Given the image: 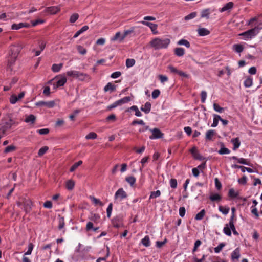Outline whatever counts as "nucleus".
Wrapping results in <instances>:
<instances>
[{
  "label": "nucleus",
  "instance_id": "1",
  "mask_svg": "<svg viewBox=\"0 0 262 262\" xmlns=\"http://www.w3.org/2000/svg\"><path fill=\"white\" fill-rule=\"evenodd\" d=\"M22 47L20 45H12L10 47L9 55L8 57L7 70L12 71V66L15 62L16 58L20 53Z\"/></svg>",
  "mask_w": 262,
  "mask_h": 262
},
{
  "label": "nucleus",
  "instance_id": "2",
  "mask_svg": "<svg viewBox=\"0 0 262 262\" xmlns=\"http://www.w3.org/2000/svg\"><path fill=\"white\" fill-rule=\"evenodd\" d=\"M170 43V39L167 38L156 37L151 39L149 44L155 50L166 49Z\"/></svg>",
  "mask_w": 262,
  "mask_h": 262
},
{
  "label": "nucleus",
  "instance_id": "3",
  "mask_svg": "<svg viewBox=\"0 0 262 262\" xmlns=\"http://www.w3.org/2000/svg\"><path fill=\"white\" fill-rule=\"evenodd\" d=\"M7 118H5L2 120V126L0 128V132L4 134L7 130L11 129L13 125H17L18 122L12 119L10 115H7Z\"/></svg>",
  "mask_w": 262,
  "mask_h": 262
},
{
  "label": "nucleus",
  "instance_id": "4",
  "mask_svg": "<svg viewBox=\"0 0 262 262\" xmlns=\"http://www.w3.org/2000/svg\"><path fill=\"white\" fill-rule=\"evenodd\" d=\"M260 29L258 27H255L254 28L248 30L239 35L243 36L245 39H251L253 37L255 36L259 31Z\"/></svg>",
  "mask_w": 262,
  "mask_h": 262
},
{
  "label": "nucleus",
  "instance_id": "5",
  "mask_svg": "<svg viewBox=\"0 0 262 262\" xmlns=\"http://www.w3.org/2000/svg\"><path fill=\"white\" fill-rule=\"evenodd\" d=\"M235 227L234 224V221H229V224H226L224 228L223 231L224 233L228 235V236H231V231L235 230Z\"/></svg>",
  "mask_w": 262,
  "mask_h": 262
},
{
  "label": "nucleus",
  "instance_id": "6",
  "mask_svg": "<svg viewBox=\"0 0 262 262\" xmlns=\"http://www.w3.org/2000/svg\"><path fill=\"white\" fill-rule=\"evenodd\" d=\"M152 135L149 136L150 139H160L163 137V134L157 128L149 129Z\"/></svg>",
  "mask_w": 262,
  "mask_h": 262
},
{
  "label": "nucleus",
  "instance_id": "7",
  "mask_svg": "<svg viewBox=\"0 0 262 262\" xmlns=\"http://www.w3.org/2000/svg\"><path fill=\"white\" fill-rule=\"evenodd\" d=\"M127 196V193L123 190L122 188H119L115 194V199L122 201L123 199L126 198Z\"/></svg>",
  "mask_w": 262,
  "mask_h": 262
},
{
  "label": "nucleus",
  "instance_id": "8",
  "mask_svg": "<svg viewBox=\"0 0 262 262\" xmlns=\"http://www.w3.org/2000/svg\"><path fill=\"white\" fill-rule=\"evenodd\" d=\"M25 96V92H21L18 95L13 94L10 98V102L12 104H15L18 101L21 99Z\"/></svg>",
  "mask_w": 262,
  "mask_h": 262
},
{
  "label": "nucleus",
  "instance_id": "9",
  "mask_svg": "<svg viewBox=\"0 0 262 262\" xmlns=\"http://www.w3.org/2000/svg\"><path fill=\"white\" fill-rule=\"evenodd\" d=\"M35 105L38 106H45L48 108H52L55 105L54 101H40L36 103Z\"/></svg>",
  "mask_w": 262,
  "mask_h": 262
},
{
  "label": "nucleus",
  "instance_id": "10",
  "mask_svg": "<svg viewBox=\"0 0 262 262\" xmlns=\"http://www.w3.org/2000/svg\"><path fill=\"white\" fill-rule=\"evenodd\" d=\"M141 23L143 25H144L145 26L149 27L154 34H156L158 33V31H157L158 26L157 24H153L152 23L145 21H142L141 22Z\"/></svg>",
  "mask_w": 262,
  "mask_h": 262
},
{
  "label": "nucleus",
  "instance_id": "11",
  "mask_svg": "<svg viewBox=\"0 0 262 262\" xmlns=\"http://www.w3.org/2000/svg\"><path fill=\"white\" fill-rule=\"evenodd\" d=\"M190 152L193 155V157L195 159L202 160L204 159V158L200 155V154L197 151L196 147H193L190 150Z\"/></svg>",
  "mask_w": 262,
  "mask_h": 262
},
{
  "label": "nucleus",
  "instance_id": "12",
  "mask_svg": "<svg viewBox=\"0 0 262 262\" xmlns=\"http://www.w3.org/2000/svg\"><path fill=\"white\" fill-rule=\"evenodd\" d=\"M30 26V25L25 23H20L18 24H14L11 26V29L12 30H18L21 28L25 27L28 28Z\"/></svg>",
  "mask_w": 262,
  "mask_h": 262
},
{
  "label": "nucleus",
  "instance_id": "13",
  "mask_svg": "<svg viewBox=\"0 0 262 262\" xmlns=\"http://www.w3.org/2000/svg\"><path fill=\"white\" fill-rule=\"evenodd\" d=\"M215 131L212 129L208 130L205 135V139L207 141L213 140V137L215 135Z\"/></svg>",
  "mask_w": 262,
  "mask_h": 262
},
{
  "label": "nucleus",
  "instance_id": "14",
  "mask_svg": "<svg viewBox=\"0 0 262 262\" xmlns=\"http://www.w3.org/2000/svg\"><path fill=\"white\" fill-rule=\"evenodd\" d=\"M197 32L200 36H204L210 34V32L209 30L205 28H200L198 29Z\"/></svg>",
  "mask_w": 262,
  "mask_h": 262
},
{
  "label": "nucleus",
  "instance_id": "15",
  "mask_svg": "<svg viewBox=\"0 0 262 262\" xmlns=\"http://www.w3.org/2000/svg\"><path fill=\"white\" fill-rule=\"evenodd\" d=\"M151 105L150 102H147L144 106L141 107V110L144 112L146 114H148L150 112L151 110Z\"/></svg>",
  "mask_w": 262,
  "mask_h": 262
},
{
  "label": "nucleus",
  "instance_id": "16",
  "mask_svg": "<svg viewBox=\"0 0 262 262\" xmlns=\"http://www.w3.org/2000/svg\"><path fill=\"white\" fill-rule=\"evenodd\" d=\"M36 120V117L32 114H30L26 117L24 121L26 123H30L31 124H34Z\"/></svg>",
  "mask_w": 262,
  "mask_h": 262
},
{
  "label": "nucleus",
  "instance_id": "17",
  "mask_svg": "<svg viewBox=\"0 0 262 262\" xmlns=\"http://www.w3.org/2000/svg\"><path fill=\"white\" fill-rule=\"evenodd\" d=\"M77 79L80 81H84L86 80H90L91 78L87 74L79 72Z\"/></svg>",
  "mask_w": 262,
  "mask_h": 262
},
{
  "label": "nucleus",
  "instance_id": "18",
  "mask_svg": "<svg viewBox=\"0 0 262 262\" xmlns=\"http://www.w3.org/2000/svg\"><path fill=\"white\" fill-rule=\"evenodd\" d=\"M234 6V4L233 2H229L227 3L220 10L221 12H223L225 11H227L231 9Z\"/></svg>",
  "mask_w": 262,
  "mask_h": 262
},
{
  "label": "nucleus",
  "instance_id": "19",
  "mask_svg": "<svg viewBox=\"0 0 262 262\" xmlns=\"http://www.w3.org/2000/svg\"><path fill=\"white\" fill-rule=\"evenodd\" d=\"M122 34H121L120 32H118L115 34V36L111 38V41L118 40V41H119V42H121L124 39V38L122 39Z\"/></svg>",
  "mask_w": 262,
  "mask_h": 262
},
{
  "label": "nucleus",
  "instance_id": "20",
  "mask_svg": "<svg viewBox=\"0 0 262 262\" xmlns=\"http://www.w3.org/2000/svg\"><path fill=\"white\" fill-rule=\"evenodd\" d=\"M231 257L233 259H238L240 257V250L238 248L235 249L231 254Z\"/></svg>",
  "mask_w": 262,
  "mask_h": 262
},
{
  "label": "nucleus",
  "instance_id": "21",
  "mask_svg": "<svg viewBox=\"0 0 262 262\" xmlns=\"http://www.w3.org/2000/svg\"><path fill=\"white\" fill-rule=\"evenodd\" d=\"M231 142L234 145V146H233V149L234 150H236V149H237L239 147L240 144H241V142H240V141H239L238 138H234V139H232L231 140Z\"/></svg>",
  "mask_w": 262,
  "mask_h": 262
},
{
  "label": "nucleus",
  "instance_id": "22",
  "mask_svg": "<svg viewBox=\"0 0 262 262\" xmlns=\"http://www.w3.org/2000/svg\"><path fill=\"white\" fill-rule=\"evenodd\" d=\"M174 54L179 57L182 56L185 54V50L182 48H177L174 49Z\"/></svg>",
  "mask_w": 262,
  "mask_h": 262
},
{
  "label": "nucleus",
  "instance_id": "23",
  "mask_svg": "<svg viewBox=\"0 0 262 262\" xmlns=\"http://www.w3.org/2000/svg\"><path fill=\"white\" fill-rule=\"evenodd\" d=\"M75 186V182L72 180H69L66 182V187L68 190H72Z\"/></svg>",
  "mask_w": 262,
  "mask_h": 262
},
{
  "label": "nucleus",
  "instance_id": "24",
  "mask_svg": "<svg viewBox=\"0 0 262 262\" xmlns=\"http://www.w3.org/2000/svg\"><path fill=\"white\" fill-rule=\"evenodd\" d=\"M116 85L113 84L111 82H108L104 87V90L105 92L111 91V92L114 91L116 90Z\"/></svg>",
  "mask_w": 262,
  "mask_h": 262
},
{
  "label": "nucleus",
  "instance_id": "25",
  "mask_svg": "<svg viewBox=\"0 0 262 262\" xmlns=\"http://www.w3.org/2000/svg\"><path fill=\"white\" fill-rule=\"evenodd\" d=\"M220 120H221V117L219 115H213V121L211 126L213 127H216L218 125L219 121H220Z\"/></svg>",
  "mask_w": 262,
  "mask_h": 262
},
{
  "label": "nucleus",
  "instance_id": "26",
  "mask_svg": "<svg viewBox=\"0 0 262 262\" xmlns=\"http://www.w3.org/2000/svg\"><path fill=\"white\" fill-rule=\"evenodd\" d=\"M89 29V27L88 26H83L79 30L77 31L76 33L74 34L73 37L76 38L80 34L82 33L83 32L86 31Z\"/></svg>",
  "mask_w": 262,
  "mask_h": 262
},
{
  "label": "nucleus",
  "instance_id": "27",
  "mask_svg": "<svg viewBox=\"0 0 262 262\" xmlns=\"http://www.w3.org/2000/svg\"><path fill=\"white\" fill-rule=\"evenodd\" d=\"M63 64H53L52 67V70L54 72H58L62 68Z\"/></svg>",
  "mask_w": 262,
  "mask_h": 262
},
{
  "label": "nucleus",
  "instance_id": "28",
  "mask_svg": "<svg viewBox=\"0 0 262 262\" xmlns=\"http://www.w3.org/2000/svg\"><path fill=\"white\" fill-rule=\"evenodd\" d=\"M141 243L146 247L150 246V243L149 236H145L144 238L141 240Z\"/></svg>",
  "mask_w": 262,
  "mask_h": 262
},
{
  "label": "nucleus",
  "instance_id": "29",
  "mask_svg": "<svg viewBox=\"0 0 262 262\" xmlns=\"http://www.w3.org/2000/svg\"><path fill=\"white\" fill-rule=\"evenodd\" d=\"M177 43L178 45L185 46L186 47L188 48L190 47V44L188 40L184 39H182L180 40Z\"/></svg>",
  "mask_w": 262,
  "mask_h": 262
},
{
  "label": "nucleus",
  "instance_id": "30",
  "mask_svg": "<svg viewBox=\"0 0 262 262\" xmlns=\"http://www.w3.org/2000/svg\"><path fill=\"white\" fill-rule=\"evenodd\" d=\"M79 72L77 71H70L67 72V75L68 76L72 77L77 79Z\"/></svg>",
  "mask_w": 262,
  "mask_h": 262
},
{
  "label": "nucleus",
  "instance_id": "31",
  "mask_svg": "<svg viewBox=\"0 0 262 262\" xmlns=\"http://www.w3.org/2000/svg\"><path fill=\"white\" fill-rule=\"evenodd\" d=\"M221 196L217 193L211 194L209 199L212 201H220L221 200Z\"/></svg>",
  "mask_w": 262,
  "mask_h": 262
},
{
  "label": "nucleus",
  "instance_id": "32",
  "mask_svg": "<svg viewBox=\"0 0 262 262\" xmlns=\"http://www.w3.org/2000/svg\"><path fill=\"white\" fill-rule=\"evenodd\" d=\"M90 199L95 205H99L100 206L103 205V204L100 200L96 198L94 196H90Z\"/></svg>",
  "mask_w": 262,
  "mask_h": 262
},
{
  "label": "nucleus",
  "instance_id": "33",
  "mask_svg": "<svg viewBox=\"0 0 262 262\" xmlns=\"http://www.w3.org/2000/svg\"><path fill=\"white\" fill-rule=\"evenodd\" d=\"M59 11V9L57 7H49L47 8V11L51 14H54Z\"/></svg>",
  "mask_w": 262,
  "mask_h": 262
},
{
  "label": "nucleus",
  "instance_id": "34",
  "mask_svg": "<svg viewBox=\"0 0 262 262\" xmlns=\"http://www.w3.org/2000/svg\"><path fill=\"white\" fill-rule=\"evenodd\" d=\"M67 82V79L66 77H62L61 78L58 79L56 82V87H59L63 86L66 82Z\"/></svg>",
  "mask_w": 262,
  "mask_h": 262
},
{
  "label": "nucleus",
  "instance_id": "35",
  "mask_svg": "<svg viewBox=\"0 0 262 262\" xmlns=\"http://www.w3.org/2000/svg\"><path fill=\"white\" fill-rule=\"evenodd\" d=\"M205 214V209H202L200 212H199L195 217L196 220H201L203 219Z\"/></svg>",
  "mask_w": 262,
  "mask_h": 262
},
{
  "label": "nucleus",
  "instance_id": "36",
  "mask_svg": "<svg viewBox=\"0 0 262 262\" xmlns=\"http://www.w3.org/2000/svg\"><path fill=\"white\" fill-rule=\"evenodd\" d=\"M233 49L235 52L240 53L243 52L244 48L243 46L240 44H235L233 45Z\"/></svg>",
  "mask_w": 262,
  "mask_h": 262
},
{
  "label": "nucleus",
  "instance_id": "37",
  "mask_svg": "<svg viewBox=\"0 0 262 262\" xmlns=\"http://www.w3.org/2000/svg\"><path fill=\"white\" fill-rule=\"evenodd\" d=\"M82 161L81 160L74 163L70 168V172L74 171L78 166H79L80 165H81L82 164Z\"/></svg>",
  "mask_w": 262,
  "mask_h": 262
},
{
  "label": "nucleus",
  "instance_id": "38",
  "mask_svg": "<svg viewBox=\"0 0 262 262\" xmlns=\"http://www.w3.org/2000/svg\"><path fill=\"white\" fill-rule=\"evenodd\" d=\"M130 97L129 96L125 97L120 100H118V102L119 103V105H121L123 104L126 103L130 101Z\"/></svg>",
  "mask_w": 262,
  "mask_h": 262
},
{
  "label": "nucleus",
  "instance_id": "39",
  "mask_svg": "<svg viewBox=\"0 0 262 262\" xmlns=\"http://www.w3.org/2000/svg\"><path fill=\"white\" fill-rule=\"evenodd\" d=\"M210 13V12L209 9L203 10L201 12V17H205L208 19L209 18V15Z\"/></svg>",
  "mask_w": 262,
  "mask_h": 262
},
{
  "label": "nucleus",
  "instance_id": "40",
  "mask_svg": "<svg viewBox=\"0 0 262 262\" xmlns=\"http://www.w3.org/2000/svg\"><path fill=\"white\" fill-rule=\"evenodd\" d=\"M228 195L232 198H235L238 195V193L236 192L233 188L230 189Z\"/></svg>",
  "mask_w": 262,
  "mask_h": 262
},
{
  "label": "nucleus",
  "instance_id": "41",
  "mask_svg": "<svg viewBox=\"0 0 262 262\" xmlns=\"http://www.w3.org/2000/svg\"><path fill=\"white\" fill-rule=\"evenodd\" d=\"M135 64V60L134 59H127L126 60V66L127 68H130Z\"/></svg>",
  "mask_w": 262,
  "mask_h": 262
},
{
  "label": "nucleus",
  "instance_id": "42",
  "mask_svg": "<svg viewBox=\"0 0 262 262\" xmlns=\"http://www.w3.org/2000/svg\"><path fill=\"white\" fill-rule=\"evenodd\" d=\"M130 110L132 111H134L135 112V115L137 117H141L142 116V114L140 111L139 110L138 108L136 105H133L131 107H130Z\"/></svg>",
  "mask_w": 262,
  "mask_h": 262
},
{
  "label": "nucleus",
  "instance_id": "43",
  "mask_svg": "<svg viewBox=\"0 0 262 262\" xmlns=\"http://www.w3.org/2000/svg\"><path fill=\"white\" fill-rule=\"evenodd\" d=\"M219 210L224 214H227L229 211V207H224L222 206H219Z\"/></svg>",
  "mask_w": 262,
  "mask_h": 262
},
{
  "label": "nucleus",
  "instance_id": "44",
  "mask_svg": "<svg viewBox=\"0 0 262 262\" xmlns=\"http://www.w3.org/2000/svg\"><path fill=\"white\" fill-rule=\"evenodd\" d=\"M252 85V78L251 77L247 78L244 81V85L247 87H250Z\"/></svg>",
  "mask_w": 262,
  "mask_h": 262
},
{
  "label": "nucleus",
  "instance_id": "45",
  "mask_svg": "<svg viewBox=\"0 0 262 262\" xmlns=\"http://www.w3.org/2000/svg\"><path fill=\"white\" fill-rule=\"evenodd\" d=\"M48 147L46 146L41 147L38 151V156L40 157L43 156L48 151Z\"/></svg>",
  "mask_w": 262,
  "mask_h": 262
},
{
  "label": "nucleus",
  "instance_id": "46",
  "mask_svg": "<svg viewBox=\"0 0 262 262\" xmlns=\"http://www.w3.org/2000/svg\"><path fill=\"white\" fill-rule=\"evenodd\" d=\"M77 49L79 53L81 55H85L86 53V50L81 46H77Z\"/></svg>",
  "mask_w": 262,
  "mask_h": 262
},
{
  "label": "nucleus",
  "instance_id": "47",
  "mask_svg": "<svg viewBox=\"0 0 262 262\" xmlns=\"http://www.w3.org/2000/svg\"><path fill=\"white\" fill-rule=\"evenodd\" d=\"M125 180L131 186L134 185L136 182V178L134 177H126Z\"/></svg>",
  "mask_w": 262,
  "mask_h": 262
},
{
  "label": "nucleus",
  "instance_id": "48",
  "mask_svg": "<svg viewBox=\"0 0 262 262\" xmlns=\"http://www.w3.org/2000/svg\"><path fill=\"white\" fill-rule=\"evenodd\" d=\"M161 195V192L160 190H157L156 191H152L149 196V199L156 198L159 196Z\"/></svg>",
  "mask_w": 262,
  "mask_h": 262
},
{
  "label": "nucleus",
  "instance_id": "49",
  "mask_svg": "<svg viewBox=\"0 0 262 262\" xmlns=\"http://www.w3.org/2000/svg\"><path fill=\"white\" fill-rule=\"evenodd\" d=\"M196 14H197V13L195 12H192V13H190L189 14L186 15L184 17V19L185 20H189L190 19H191L194 18L196 16Z\"/></svg>",
  "mask_w": 262,
  "mask_h": 262
},
{
  "label": "nucleus",
  "instance_id": "50",
  "mask_svg": "<svg viewBox=\"0 0 262 262\" xmlns=\"http://www.w3.org/2000/svg\"><path fill=\"white\" fill-rule=\"evenodd\" d=\"M79 15L77 13H74L73 14L70 18V21L71 23H75L78 18Z\"/></svg>",
  "mask_w": 262,
  "mask_h": 262
},
{
  "label": "nucleus",
  "instance_id": "51",
  "mask_svg": "<svg viewBox=\"0 0 262 262\" xmlns=\"http://www.w3.org/2000/svg\"><path fill=\"white\" fill-rule=\"evenodd\" d=\"M31 208V203L30 201H26L24 204V209L26 212H28Z\"/></svg>",
  "mask_w": 262,
  "mask_h": 262
},
{
  "label": "nucleus",
  "instance_id": "52",
  "mask_svg": "<svg viewBox=\"0 0 262 262\" xmlns=\"http://www.w3.org/2000/svg\"><path fill=\"white\" fill-rule=\"evenodd\" d=\"M16 149V147L14 145H10L6 147L4 152L8 153L14 151Z\"/></svg>",
  "mask_w": 262,
  "mask_h": 262
},
{
  "label": "nucleus",
  "instance_id": "53",
  "mask_svg": "<svg viewBox=\"0 0 262 262\" xmlns=\"http://www.w3.org/2000/svg\"><path fill=\"white\" fill-rule=\"evenodd\" d=\"M230 152V150L226 147L221 148L218 151L219 154L220 155L229 154Z\"/></svg>",
  "mask_w": 262,
  "mask_h": 262
},
{
  "label": "nucleus",
  "instance_id": "54",
  "mask_svg": "<svg viewBox=\"0 0 262 262\" xmlns=\"http://www.w3.org/2000/svg\"><path fill=\"white\" fill-rule=\"evenodd\" d=\"M64 226V221L63 217H60L59 219V225H58V229L61 230L63 228Z\"/></svg>",
  "mask_w": 262,
  "mask_h": 262
},
{
  "label": "nucleus",
  "instance_id": "55",
  "mask_svg": "<svg viewBox=\"0 0 262 262\" xmlns=\"http://www.w3.org/2000/svg\"><path fill=\"white\" fill-rule=\"evenodd\" d=\"M213 108L215 111L219 113H222L224 110L223 107L220 106L219 105L216 103L213 104Z\"/></svg>",
  "mask_w": 262,
  "mask_h": 262
},
{
  "label": "nucleus",
  "instance_id": "56",
  "mask_svg": "<svg viewBox=\"0 0 262 262\" xmlns=\"http://www.w3.org/2000/svg\"><path fill=\"white\" fill-rule=\"evenodd\" d=\"M96 138L97 134L94 132H91L85 136V138L88 140L94 139H96Z\"/></svg>",
  "mask_w": 262,
  "mask_h": 262
},
{
  "label": "nucleus",
  "instance_id": "57",
  "mask_svg": "<svg viewBox=\"0 0 262 262\" xmlns=\"http://www.w3.org/2000/svg\"><path fill=\"white\" fill-rule=\"evenodd\" d=\"M170 185L172 188H176L177 187V180L176 179H171L170 180Z\"/></svg>",
  "mask_w": 262,
  "mask_h": 262
},
{
  "label": "nucleus",
  "instance_id": "58",
  "mask_svg": "<svg viewBox=\"0 0 262 262\" xmlns=\"http://www.w3.org/2000/svg\"><path fill=\"white\" fill-rule=\"evenodd\" d=\"M225 246L224 243L220 244L216 247L214 248V252L215 253H219L223 249V248Z\"/></svg>",
  "mask_w": 262,
  "mask_h": 262
},
{
  "label": "nucleus",
  "instance_id": "59",
  "mask_svg": "<svg viewBox=\"0 0 262 262\" xmlns=\"http://www.w3.org/2000/svg\"><path fill=\"white\" fill-rule=\"evenodd\" d=\"M134 32V29H131L127 30H125L124 33L122 34V38H125L126 37H127L128 35Z\"/></svg>",
  "mask_w": 262,
  "mask_h": 262
},
{
  "label": "nucleus",
  "instance_id": "60",
  "mask_svg": "<svg viewBox=\"0 0 262 262\" xmlns=\"http://www.w3.org/2000/svg\"><path fill=\"white\" fill-rule=\"evenodd\" d=\"M160 94V92L159 90L156 89L154 90L152 92V97L153 99H156L159 97Z\"/></svg>",
  "mask_w": 262,
  "mask_h": 262
},
{
  "label": "nucleus",
  "instance_id": "61",
  "mask_svg": "<svg viewBox=\"0 0 262 262\" xmlns=\"http://www.w3.org/2000/svg\"><path fill=\"white\" fill-rule=\"evenodd\" d=\"M113 209V204L112 203H110L107 207L106 212H107V216L110 217L111 215L112 211Z\"/></svg>",
  "mask_w": 262,
  "mask_h": 262
},
{
  "label": "nucleus",
  "instance_id": "62",
  "mask_svg": "<svg viewBox=\"0 0 262 262\" xmlns=\"http://www.w3.org/2000/svg\"><path fill=\"white\" fill-rule=\"evenodd\" d=\"M33 249V245L32 243H29L28 245V251L25 253V255H30Z\"/></svg>",
  "mask_w": 262,
  "mask_h": 262
},
{
  "label": "nucleus",
  "instance_id": "63",
  "mask_svg": "<svg viewBox=\"0 0 262 262\" xmlns=\"http://www.w3.org/2000/svg\"><path fill=\"white\" fill-rule=\"evenodd\" d=\"M37 132L40 135H47L49 133V129L48 128H43L37 130Z\"/></svg>",
  "mask_w": 262,
  "mask_h": 262
},
{
  "label": "nucleus",
  "instance_id": "64",
  "mask_svg": "<svg viewBox=\"0 0 262 262\" xmlns=\"http://www.w3.org/2000/svg\"><path fill=\"white\" fill-rule=\"evenodd\" d=\"M167 68L169 70L171 73L177 74L178 73V72L179 70L177 69L176 68L172 66H168L167 67Z\"/></svg>",
  "mask_w": 262,
  "mask_h": 262
}]
</instances>
